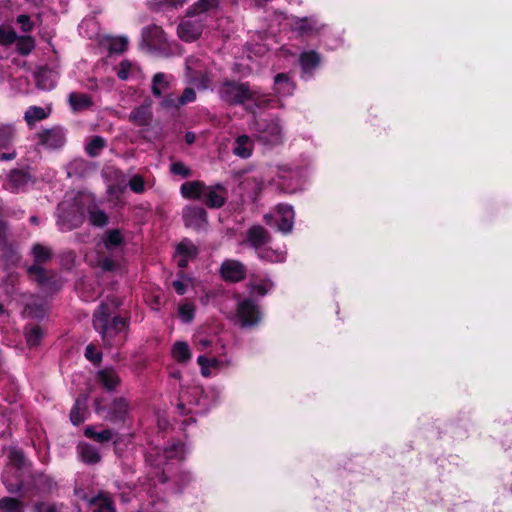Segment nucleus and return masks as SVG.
Instances as JSON below:
<instances>
[{"label":"nucleus","instance_id":"nucleus-1","mask_svg":"<svg viewBox=\"0 0 512 512\" xmlns=\"http://www.w3.org/2000/svg\"><path fill=\"white\" fill-rule=\"evenodd\" d=\"M109 314V307L106 304H101L93 319L94 328L101 333L102 339L107 345L112 344V338L117 333L125 331L127 328V322L124 318L114 317L110 321Z\"/></svg>","mask_w":512,"mask_h":512},{"label":"nucleus","instance_id":"nucleus-2","mask_svg":"<svg viewBox=\"0 0 512 512\" xmlns=\"http://www.w3.org/2000/svg\"><path fill=\"white\" fill-rule=\"evenodd\" d=\"M220 98L229 105L244 104L246 101H255L260 105L259 97L248 84L236 81H224L218 90Z\"/></svg>","mask_w":512,"mask_h":512},{"label":"nucleus","instance_id":"nucleus-3","mask_svg":"<svg viewBox=\"0 0 512 512\" xmlns=\"http://www.w3.org/2000/svg\"><path fill=\"white\" fill-rule=\"evenodd\" d=\"M32 255L35 264L28 268V274L31 280L37 282L40 286L54 285L56 281H52L54 275L47 272L40 264L46 263L51 259L52 252L48 247L41 244H35L32 247Z\"/></svg>","mask_w":512,"mask_h":512},{"label":"nucleus","instance_id":"nucleus-4","mask_svg":"<svg viewBox=\"0 0 512 512\" xmlns=\"http://www.w3.org/2000/svg\"><path fill=\"white\" fill-rule=\"evenodd\" d=\"M264 220L268 225L272 222L278 223V230L283 233H289L293 228L294 212L292 207L279 205L274 214H266Z\"/></svg>","mask_w":512,"mask_h":512},{"label":"nucleus","instance_id":"nucleus-5","mask_svg":"<svg viewBox=\"0 0 512 512\" xmlns=\"http://www.w3.org/2000/svg\"><path fill=\"white\" fill-rule=\"evenodd\" d=\"M38 144L47 149H58L65 144L66 137L60 127L45 129L36 134Z\"/></svg>","mask_w":512,"mask_h":512},{"label":"nucleus","instance_id":"nucleus-6","mask_svg":"<svg viewBox=\"0 0 512 512\" xmlns=\"http://www.w3.org/2000/svg\"><path fill=\"white\" fill-rule=\"evenodd\" d=\"M236 317L243 327L253 326L260 319L258 308L251 300H244L238 304Z\"/></svg>","mask_w":512,"mask_h":512},{"label":"nucleus","instance_id":"nucleus-7","mask_svg":"<svg viewBox=\"0 0 512 512\" xmlns=\"http://www.w3.org/2000/svg\"><path fill=\"white\" fill-rule=\"evenodd\" d=\"M202 33V24L199 21L184 19L178 27V35L184 41H194Z\"/></svg>","mask_w":512,"mask_h":512},{"label":"nucleus","instance_id":"nucleus-8","mask_svg":"<svg viewBox=\"0 0 512 512\" xmlns=\"http://www.w3.org/2000/svg\"><path fill=\"white\" fill-rule=\"evenodd\" d=\"M227 193L221 185L206 186L203 200L211 208L221 207L226 200Z\"/></svg>","mask_w":512,"mask_h":512},{"label":"nucleus","instance_id":"nucleus-9","mask_svg":"<svg viewBox=\"0 0 512 512\" xmlns=\"http://www.w3.org/2000/svg\"><path fill=\"white\" fill-rule=\"evenodd\" d=\"M221 274L225 280L236 282L244 278L245 268L239 261L228 260L223 262Z\"/></svg>","mask_w":512,"mask_h":512},{"label":"nucleus","instance_id":"nucleus-10","mask_svg":"<svg viewBox=\"0 0 512 512\" xmlns=\"http://www.w3.org/2000/svg\"><path fill=\"white\" fill-rule=\"evenodd\" d=\"M270 236L261 226H253L247 231V237L244 243L249 244L254 249L260 251L261 247L268 243Z\"/></svg>","mask_w":512,"mask_h":512},{"label":"nucleus","instance_id":"nucleus-11","mask_svg":"<svg viewBox=\"0 0 512 512\" xmlns=\"http://www.w3.org/2000/svg\"><path fill=\"white\" fill-rule=\"evenodd\" d=\"M198 253L197 247L190 241L184 240L177 245L176 258L178 266L184 268L187 266L188 261L196 257Z\"/></svg>","mask_w":512,"mask_h":512},{"label":"nucleus","instance_id":"nucleus-12","mask_svg":"<svg viewBox=\"0 0 512 512\" xmlns=\"http://www.w3.org/2000/svg\"><path fill=\"white\" fill-rule=\"evenodd\" d=\"M259 139L267 144H279L282 142V127L277 121L269 123L264 129L259 130Z\"/></svg>","mask_w":512,"mask_h":512},{"label":"nucleus","instance_id":"nucleus-13","mask_svg":"<svg viewBox=\"0 0 512 512\" xmlns=\"http://www.w3.org/2000/svg\"><path fill=\"white\" fill-rule=\"evenodd\" d=\"M183 217L188 227L200 228L206 223V212L200 207H186Z\"/></svg>","mask_w":512,"mask_h":512},{"label":"nucleus","instance_id":"nucleus-14","mask_svg":"<svg viewBox=\"0 0 512 512\" xmlns=\"http://www.w3.org/2000/svg\"><path fill=\"white\" fill-rule=\"evenodd\" d=\"M143 40L149 47L158 48L166 41V36L160 27L151 26L144 30Z\"/></svg>","mask_w":512,"mask_h":512},{"label":"nucleus","instance_id":"nucleus-15","mask_svg":"<svg viewBox=\"0 0 512 512\" xmlns=\"http://www.w3.org/2000/svg\"><path fill=\"white\" fill-rule=\"evenodd\" d=\"M206 185L201 181H189L182 184L181 195L187 199H202Z\"/></svg>","mask_w":512,"mask_h":512},{"label":"nucleus","instance_id":"nucleus-16","mask_svg":"<svg viewBox=\"0 0 512 512\" xmlns=\"http://www.w3.org/2000/svg\"><path fill=\"white\" fill-rule=\"evenodd\" d=\"M197 363L201 368V374L204 377H209L211 375L216 374L223 367V362L216 358H209L206 356H199L197 358Z\"/></svg>","mask_w":512,"mask_h":512},{"label":"nucleus","instance_id":"nucleus-17","mask_svg":"<svg viewBox=\"0 0 512 512\" xmlns=\"http://www.w3.org/2000/svg\"><path fill=\"white\" fill-rule=\"evenodd\" d=\"M89 506L93 509L94 512H114L115 509L113 507L112 501L105 494L100 493L96 497L86 498L84 497Z\"/></svg>","mask_w":512,"mask_h":512},{"label":"nucleus","instance_id":"nucleus-18","mask_svg":"<svg viewBox=\"0 0 512 512\" xmlns=\"http://www.w3.org/2000/svg\"><path fill=\"white\" fill-rule=\"evenodd\" d=\"M129 120L137 126H148L152 120V112L149 106L135 108L129 115Z\"/></svg>","mask_w":512,"mask_h":512},{"label":"nucleus","instance_id":"nucleus-19","mask_svg":"<svg viewBox=\"0 0 512 512\" xmlns=\"http://www.w3.org/2000/svg\"><path fill=\"white\" fill-rule=\"evenodd\" d=\"M30 180V177L27 173L21 170H13L8 175V181L6 184V189L10 191H17L23 188Z\"/></svg>","mask_w":512,"mask_h":512},{"label":"nucleus","instance_id":"nucleus-20","mask_svg":"<svg viewBox=\"0 0 512 512\" xmlns=\"http://www.w3.org/2000/svg\"><path fill=\"white\" fill-rule=\"evenodd\" d=\"M253 150L252 140L246 136H239L234 143L233 153L241 158H248L251 156Z\"/></svg>","mask_w":512,"mask_h":512},{"label":"nucleus","instance_id":"nucleus-21","mask_svg":"<svg viewBox=\"0 0 512 512\" xmlns=\"http://www.w3.org/2000/svg\"><path fill=\"white\" fill-rule=\"evenodd\" d=\"M127 412H128L127 402L122 398L114 399L111 404V407H110L108 420H110L112 422L120 421L125 417Z\"/></svg>","mask_w":512,"mask_h":512},{"label":"nucleus","instance_id":"nucleus-22","mask_svg":"<svg viewBox=\"0 0 512 512\" xmlns=\"http://www.w3.org/2000/svg\"><path fill=\"white\" fill-rule=\"evenodd\" d=\"M171 354L180 363H187L192 357L189 345L184 341L175 342L172 346Z\"/></svg>","mask_w":512,"mask_h":512},{"label":"nucleus","instance_id":"nucleus-23","mask_svg":"<svg viewBox=\"0 0 512 512\" xmlns=\"http://www.w3.org/2000/svg\"><path fill=\"white\" fill-rule=\"evenodd\" d=\"M196 99V93L192 88H186L183 94L177 99L167 98L163 101L164 106L178 107L193 102Z\"/></svg>","mask_w":512,"mask_h":512},{"label":"nucleus","instance_id":"nucleus-24","mask_svg":"<svg viewBox=\"0 0 512 512\" xmlns=\"http://www.w3.org/2000/svg\"><path fill=\"white\" fill-rule=\"evenodd\" d=\"M169 87V78L164 73H157L154 75L152 79V93L153 95L159 97L161 96Z\"/></svg>","mask_w":512,"mask_h":512},{"label":"nucleus","instance_id":"nucleus-25","mask_svg":"<svg viewBox=\"0 0 512 512\" xmlns=\"http://www.w3.org/2000/svg\"><path fill=\"white\" fill-rule=\"evenodd\" d=\"M294 87L286 74L280 73L275 77V90L280 95H289Z\"/></svg>","mask_w":512,"mask_h":512},{"label":"nucleus","instance_id":"nucleus-26","mask_svg":"<svg viewBox=\"0 0 512 512\" xmlns=\"http://www.w3.org/2000/svg\"><path fill=\"white\" fill-rule=\"evenodd\" d=\"M103 242L106 249L112 250L122 244L123 238L119 230L113 229L106 231Z\"/></svg>","mask_w":512,"mask_h":512},{"label":"nucleus","instance_id":"nucleus-27","mask_svg":"<svg viewBox=\"0 0 512 512\" xmlns=\"http://www.w3.org/2000/svg\"><path fill=\"white\" fill-rule=\"evenodd\" d=\"M69 103L74 110H83L91 105V99L86 94L71 93Z\"/></svg>","mask_w":512,"mask_h":512},{"label":"nucleus","instance_id":"nucleus-28","mask_svg":"<svg viewBox=\"0 0 512 512\" xmlns=\"http://www.w3.org/2000/svg\"><path fill=\"white\" fill-rule=\"evenodd\" d=\"M15 136V128L12 124H0V147H8Z\"/></svg>","mask_w":512,"mask_h":512},{"label":"nucleus","instance_id":"nucleus-29","mask_svg":"<svg viewBox=\"0 0 512 512\" xmlns=\"http://www.w3.org/2000/svg\"><path fill=\"white\" fill-rule=\"evenodd\" d=\"M0 512H23L22 502L15 498L5 497L0 500Z\"/></svg>","mask_w":512,"mask_h":512},{"label":"nucleus","instance_id":"nucleus-30","mask_svg":"<svg viewBox=\"0 0 512 512\" xmlns=\"http://www.w3.org/2000/svg\"><path fill=\"white\" fill-rule=\"evenodd\" d=\"M47 117V113L45 110L41 107L32 106L29 107L28 110L25 112V120L28 125H33L37 121L43 120Z\"/></svg>","mask_w":512,"mask_h":512},{"label":"nucleus","instance_id":"nucleus-31","mask_svg":"<svg viewBox=\"0 0 512 512\" xmlns=\"http://www.w3.org/2000/svg\"><path fill=\"white\" fill-rule=\"evenodd\" d=\"M80 455L82 460L88 464H94L100 461V455L96 448L90 445L80 446Z\"/></svg>","mask_w":512,"mask_h":512},{"label":"nucleus","instance_id":"nucleus-32","mask_svg":"<svg viewBox=\"0 0 512 512\" xmlns=\"http://www.w3.org/2000/svg\"><path fill=\"white\" fill-rule=\"evenodd\" d=\"M85 398L78 399L70 413V419L73 424L78 425L84 421L85 416Z\"/></svg>","mask_w":512,"mask_h":512},{"label":"nucleus","instance_id":"nucleus-33","mask_svg":"<svg viewBox=\"0 0 512 512\" xmlns=\"http://www.w3.org/2000/svg\"><path fill=\"white\" fill-rule=\"evenodd\" d=\"M84 433L87 437L93 438L99 443L108 442L113 437V433L109 429L102 430L101 432H96L92 427H87Z\"/></svg>","mask_w":512,"mask_h":512},{"label":"nucleus","instance_id":"nucleus-34","mask_svg":"<svg viewBox=\"0 0 512 512\" xmlns=\"http://www.w3.org/2000/svg\"><path fill=\"white\" fill-rule=\"evenodd\" d=\"M216 0H199L197 3L193 5V7L189 10L190 15H199L203 12H206L214 7H216Z\"/></svg>","mask_w":512,"mask_h":512},{"label":"nucleus","instance_id":"nucleus-35","mask_svg":"<svg viewBox=\"0 0 512 512\" xmlns=\"http://www.w3.org/2000/svg\"><path fill=\"white\" fill-rule=\"evenodd\" d=\"M300 62L304 70H311L319 63V56L315 52H305L300 57Z\"/></svg>","mask_w":512,"mask_h":512},{"label":"nucleus","instance_id":"nucleus-36","mask_svg":"<svg viewBox=\"0 0 512 512\" xmlns=\"http://www.w3.org/2000/svg\"><path fill=\"white\" fill-rule=\"evenodd\" d=\"M104 147L105 140L100 136H95L86 145V151L90 156H97Z\"/></svg>","mask_w":512,"mask_h":512},{"label":"nucleus","instance_id":"nucleus-37","mask_svg":"<svg viewBox=\"0 0 512 512\" xmlns=\"http://www.w3.org/2000/svg\"><path fill=\"white\" fill-rule=\"evenodd\" d=\"M17 50L22 55L29 54L34 49V40L30 36L17 38Z\"/></svg>","mask_w":512,"mask_h":512},{"label":"nucleus","instance_id":"nucleus-38","mask_svg":"<svg viewBox=\"0 0 512 512\" xmlns=\"http://www.w3.org/2000/svg\"><path fill=\"white\" fill-rule=\"evenodd\" d=\"M260 258L271 262H282L285 259L284 252H278L271 249H261L258 251Z\"/></svg>","mask_w":512,"mask_h":512},{"label":"nucleus","instance_id":"nucleus-39","mask_svg":"<svg viewBox=\"0 0 512 512\" xmlns=\"http://www.w3.org/2000/svg\"><path fill=\"white\" fill-rule=\"evenodd\" d=\"M99 380L102 384H118L121 379L112 369H104L99 372Z\"/></svg>","mask_w":512,"mask_h":512},{"label":"nucleus","instance_id":"nucleus-40","mask_svg":"<svg viewBox=\"0 0 512 512\" xmlns=\"http://www.w3.org/2000/svg\"><path fill=\"white\" fill-rule=\"evenodd\" d=\"M44 332L40 327H33L26 333L27 343L30 347L37 346Z\"/></svg>","mask_w":512,"mask_h":512},{"label":"nucleus","instance_id":"nucleus-41","mask_svg":"<svg viewBox=\"0 0 512 512\" xmlns=\"http://www.w3.org/2000/svg\"><path fill=\"white\" fill-rule=\"evenodd\" d=\"M55 486V483L47 476L38 475L35 478V487L40 491H50Z\"/></svg>","mask_w":512,"mask_h":512},{"label":"nucleus","instance_id":"nucleus-42","mask_svg":"<svg viewBox=\"0 0 512 512\" xmlns=\"http://www.w3.org/2000/svg\"><path fill=\"white\" fill-rule=\"evenodd\" d=\"M195 307L191 303H183L179 306V315L185 322H190L194 318Z\"/></svg>","mask_w":512,"mask_h":512},{"label":"nucleus","instance_id":"nucleus-43","mask_svg":"<svg viewBox=\"0 0 512 512\" xmlns=\"http://www.w3.org/2000/svg\"><path fill=\"white\" fill-rule=\"evenodd\" d=\"M89 217H90V222L93 224V225H96V226H104L107 224V216L106 214L101 211V210H97V209H93L89 212Z\"/></svg>","mask_w":512,"mask_h":512},{"label":"nucleus","instance_id":"nucleus-44","mask_svg":"<svg viewBox=\"0 0 512 512\" xmlns=\"http://www.w3.org/2000/svg\"><path fill=\"white\" fill-rule=\"evenodd\" d=\"M129 187L135 193H143L145 191V182L142 176L134 175L129 180Z\"/></svg>","mask_w":512,"mask_h":512},{"label":"nucleus","instance_id":"nucleus-45","mask_svg":"<svg viewBox=\"0 0 512 512\" xmlns=\"http://www.w3.org/2000/svg\"><path fill=\"white\" fill-rule=\"evenodd\" d=\"M17 35L13 30L0 27V45H9L15 42Z\"/></svg>","mask_w":512,"mask_h":512},{"label":"nucleus","instance_id":"nucleus-46","mask_svg":"<svg viewBox=\"0 0 512 512\" xmlns=\"http://www.w3.org/2000/svg\"><path fill=\"white\" fill-rule=\"evenodd\" d=\"M3 481L10 493H17L19 492L22 487L23 483L21 481L13 482L10 478V471H6L3 476Z\"/></svg>","mask_w":512,"mask_h":512},{"label":"nucleus","instance_id":"nucleus-47","mask_svg":"<svg viewBox=\"0 0 512 512\" xmlns=\"http://www.w3.org/2000/svg\"><path fill=\"white\" fill-rule=\"evenodd\" d=\"M8 458L10 465L16 469L24 465V457L20 451L10 450Z\"/></svg>","mask_w":512,"mask_h":512},{"label":"nucleus","instance_id":"nucleus-48","mask_svg":"<svg viewBox=\"0 0 512 512\" xmlns=\"http://www.w3.org/2000/svg\"><path fill=\"white\" fill-rule=\"evenodd\" d=\"M85 357L94 364H98L101 361L102 354L97 351L93 344H89L85 349Z\"/></svg>","mask_w":512,"mask_h":512},{"label":"nucleus","instance_id":"nucleus-49","mask_svg":"<svg viewBox=\"0 0 512 512\" xmlns=\"http://www.w3.org/2000/svg\"><path fill=\"white\" fill-rule=\"evenodd\" d=\"M35 512H60V508L54 503L38 502L34 506Z\"/></svg>","mask_w":512,"mask_h":512},{"label":"nucleus","instance_id":"nucleus-50","mask_svg":"<svg viewBox=\"0 0 512 512\" xmlns=\"http://www.w3.org/2000/svg\"><path fill=\"white\" fill-rule=\"evenodd\" d=\"M171 171L172 173L181 175L183 177H189L191 175L190 169L181 162L173 163L171 165Z\"/></svg>","mask_w":512,"mask_h":512},{"label":"nucleus","instance_id":"nucleus-51","mask_svg":"<svg viewBox=\"0 0 512 512\" xmlns=\"http://www.w3.org/2000/svg\"><path fill=\"white\" fill-rule=\"evenodd\" d=\"M48 77V71H41L38 73L37 75V85L38 87H40L41 89H50L54 86V81H50L49 83H47L45 81V78Z\"/></svg>","mask_w":512,"mask_h":512},{"label":"nucleus","instance_id":"nucleus-52","mask_svg":"<svg viewBox=\"0 0 512 512\" xmlns=\"http://www.w3.org/2000/svg\"><path fill=\"white\" fill-rule=\"evenodd\" d=\"M130 69H131V63L128 61H122L119 64V67L117 69V76L121 80H126L129 76Z\"/></svg>","mask_w":512,"mask_h":512},{"label":"nucleus","instance_id":"nucleus-53","mask_svg":"<svg viewBox=\"0 0 512 512\" xmlns=\"http://www.w3.org/2000/svg\"><path fill=\"white\" fill-rule=\"evenodd\" d=\"M17 22L21 25V28L24 32H29L33 28V24L30 21V18L28 15H19L17 17Z\"/></svg>","mask_w":512,"mask_h":512},{"label":"nucleus","instance_id":"nucleus-54","mask_svg":"<svg viewBox=\"0 0 512 512\" xmlns=\"http://www.w3.org/2000/svg\"><path fill=\"white\" fill-rule=\"evenodd\" d=\"M173 288L179 295H183L186 292L187 284L181 280H175L172 282Z\"/></svg>","mask_w":512,"mask_h":512},{"label":"nucleus","instance_id":"nucleus-55","mask_svg":"<svg viewBox=\"0 0 512 512\" xmlns=\"http://www.w3.org/2000/svg\"><path fill=\"white\" fill-rule=\"evenodd\" d=\"M127 46V40L125 38H119L113 45V50L117 52L123 51Z\"/></svg>","mask_w":512,"mask_h":512},{"label":"nucleus","instance_id":"nucleus-56","mask_svg":"<svg viewBox=\"0 0 512 512\" xmlns=\"http://www.w3.org/2000/svg\"><path fill=\"white\" fill-rule=\"evenodd\" d=\"M197 345V348L200 350V351H204L206 350L208 347H210L211 345V341L208 340V339H200L197 341L196 343Z\"/></svg>","mask_w":512,"mask_h":512},{"label":"nucleus","instance_id":"nucleus-57","mask_svg":"<svg viewBox=\"0 0 512 512\" xmlns=\"http://www.w3.org/2000/svg\"><path fill=\"white\" fill-rule=\"evenodd\" d=\"M100 266L103 270H112L115 267V263L110 259H104L100 262Z\"/></svg>","mask_w":512,"mask_h":512},{"label":"nucleus","instance_id":"nucleus-58","mask_svg":"<svg viewBox=\"0 0 512 512\" xmlns=\"http://www.w3.org/2000/svg\"><path fill=\"white\" fill-rule=\"evenodd\" d=\"M182 448H183V446L180 445V444L179 445H175L171 449L165 450L166 456L168 458H172V457L176 456V453H174V450L175 451H178V450L182 451Z\"/></svg>","mask_w":512,"mask_h":512},{"label":"nucleus","instance_id":"nucleus-59","mask_svg":"<svg viewBox=\"0 0 512 512\" xmlns=\"http://www.w3.org/2000/svg\"><path fill=\"white\" fill-rule=\"evenodd\" d=\"M253 291L263 296L267 293V287L265 285H256L254 286Z\"/></svg>","mask_w":512,"mask_h":512},{"label":"nucleus","instance_id":"nucleus-60","mask_svg":"<svg viewBox=\"0 0 512 512\" xmlns=\"http://www.w3.org/2000/svg\"><path fill=\"white\" fill-rule=\"evenodd\" d=\"M15 157H16V153L14 151L10 152V153H2V154H0V161L12 160Z\"/></svg>","mask_w":512,"mask_h":512},{"label":"nucleus","instance_id":"nucleus-61","mask_svg":"<svg viewBox=\"0 0 512 512\" xmlns=\"http://www.w3.org/2000/svg\"><path fill=\"white\" fill-rule=\"evenodd\" d=\"M107 399H100V400H97L96 401V409L97 411L99 412L100 410H103V409H106L107 406L104 404V401H106Z\"/></svg>","mask_w":512,"mask_h":512},{"label":"nucleus","instance_id":"nucleus-62","mask_svg":"<svg viewBox=\"0 0 512 512\" xmlns=\"http://www.w3.org/2000/svg\"><path fill=\"white\" fill-rule=\"evenodd\" d=\"M25 312L27 314H29L30 316H33V317H38L40 315V313L36 312V311H33L32 308L30 306H27L26 309H25Z\"/></svg>","mask_w":512,"mask_h":512},{"label":"nucleus","instance_id":"nucleus-63","mask_svg":"<svg viewBox=\"0 0 512 512\" xmlns=\"http://www.w3.org/2000/svg\"><path fill=\"white\" fill-rule=\"evenodd\" d=\"M171 377L173 380H181V373L179 371H173Z\"/></svg>","mask_w":512,"mask_h":512},{"label":"nucleus","instance_id":"nucleus-64","mask_svg":"<svg viewBox=\"0 0 512 512\" xmlns=\"http://www.w3.org/2000/svg\"><path fill=\"white\" fill-rule=\"evenodd\" d=\"M194 138H195V136H194L193 134H191V133H187V134H186V142H187L188 144L193 143Z\"/></svg>","mask_w":512,"mask_h":512}]
</instances>
